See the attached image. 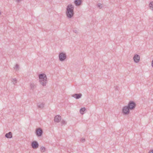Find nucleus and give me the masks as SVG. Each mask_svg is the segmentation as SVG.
I'll use <instances>...</instances> for the list:
<instances>
[{"instance_id":"obj_1","label":"nucleus","mask_w":153,"mask_h":153,"mask_svg":"<svg viewBox=\"0 0 153 153\" xmlns=\"http://www.w3.org/2000/svg\"><path fill=\"white\" fill-rule=\"evenodd\" d=\"M74 6L72 4H69L66 9V15L68 18H71L74 14Z\"/></svg>"},{"instance_id":"obj_2","label":"nucleus","mask_w":153,"mask_h":153,"mask_svg":"<svg viewBox=\"0 0 153 153\" xmlns=\"http://www.w3.org/2000/svg\"><path fill=\"white\" fill-rule=\"evenodd\" d=\"M39 77L40 84L42 86H45L47 82L46 74L43 73L40 74L39 75Z\"/></svg>"},{"instance_id":"obj_3","label":"nucleus","mask_w":153,"mask_h":153,"mask_svg":"<svg viewBox=\"0 0 153 153\" xmlns=\"http://www.w3.org/2000/svg\"><path fill=\"white\" fill-rule=\"evenodd\" d=\"M127 106L128 107L129 109L131 110H132L135 108L136 106V104L134 101L131 100L129 101Z\"/></svg>"},{"instance_id":"obj_4","label":"nucleus","mask_w":153,"mask_h":153,"mask_svg":"<svg viewBox=\"0 0 153 153\" xmlns=\"http://www.w3.org/2000/svg\"><path fill=\"white\" fill-rule=\"evenodd\" d=\"M130 110L128 107L127 105L124 106L122 109V112L124 115H126L130 113Z\"/></svg>"},{"instance_id":"obj_5","label":"nucleus","mask_w":153,"mask_h":153,"mask_svg":"<svg viewBox=\"0 0 153 153\" xmlns=\"http://www.w3.org/2000/svg\"><path fill=\"white\" fill-rule=\"evenodd\" d=\"M59 59L61 61H63L66 58V55L65 53L61 52L59 53Z\"/></svg>"},{"instance_id":"obj_6","label":"nucleus","mask_w":153,"mask_h":153,"mask_svg":"<svg viewBox=\"0 0 153 153\" xmlns=\"http://www.w3.org/2000/svg\"><path fill=\"white\" fill-rule=\"evenodd\" d=\"M43 133V131L40 128H37L36 130V134L38 137H41Z\"/></svg>"},{"instance_id":"obj_7","label":"nucleus","mask_w":153,"mask_h":153,"mask_svg":"<svg viewBox=\"0 0 153 153\" xmlns=\"http://www.w3.org/2000/svg\"><path fill=\"white\" fill-rule=\"evenodd\" d=\"M31 145L32 148L34 149L37 148L39 146L38 142L36 141H34L32 142Z\"/></svg>"},{"instance_id":"obj_8","label":"nucleus","mask_w":153,"mask_h":153,"mask_svg":"<svg viewBox=\"0 0 153 153\" xmlns=\"http://www.w3.org/2000/svg\"><path fill=\"white\" fill-rule=\"evenodd\" d=\"M134 61L136 63L138 62L140 60V57L137 54L134 55L133 57Z\"/></svg>"},{"instance_id":"obj_9","label":"nucleus","mask_w":153,"mask_h":153,"mask_svg":"<svg viewBox=\"0 0 153 153\" xmlns=\"http://www.w3.org/2000/svg\"><path fill=\"white\" fill-rule=\"evenodd\" d=\"M82 96L81 94H73L72 97H74L76 99H79L81 98Z\"/></svg>"},{"instance_id":"obj_10","label":"nucleus","mask_w":153,"mask_h":153,"mask_svg":"<svg viewBox=\"0 0 153 153\" xmlns=\"http://www.w3.org/2000/svg\"><path fill=\"white\" fill-rule=\"evenodd\" d=\"M61 117L60 115H56L54 117V121L55 122L59 123L61 120Z\"/></svg>"},{"instance_id":"obj_11","label":"nucleus","mask_w":153,"mask_h":153,"mask_svg":"<svg viewBox=\"0 0 153 153\" xmlns=\"http://www.w3.org/2000/svg\"><path fill=\"white\" fill-rule=\"evenodd\" d=\"M82 3V0H75L74 1V3L77 6H79Z\"/></svg>"},{"instance_id":"obj_12","label":"nucleus","mask_w":153,"mask_h":153,"mask_svg":"<svg viewBox=\"0 0 153 153\" xmlns=\"http://www.w3.org/2000/svg\"><path fill=\"white\" fill-rule=\"evenodd\" d=\"M6 137L7 138H11L12 137V133L10 131L8 133H6L5 135Z\"/></svg>"},{"instance_id":"obj_13","label":"nucleus","mask_w":153,"mask_h":153,"mask_svg":"<svg viewBox=\"0 0 153 153\" xmlns=\"http://www.w3.org/2000/svg\"><path fill=\"white\" fill-rule=\"evenodd\" d=\"M37 106L38 108H42L44 107V104L43 102H39L37 103Z\"/></svg>"},{"instance_id":"obj_14","label":"nucleus","mask_w":153,"mask_h":153,"mask_svg":"<svg viewBox=\"0 0 153 153\" xmlns=\"http://www.w3.org/2000/svg\"><path fill=\"white\" fill-rule=\"evenodd\" d=\"M86 110V109L85 107L81 108L79 111L80 113L82 114H84V112Z\"/></svg>"},{"instance_id":"obj_15","label":"nucleus","mask_w":153,"mask_h":153,"mask_svg":"<svg viewBox=\"0 0 153 153\" xmlns=\"http://www.w3.org/2000/svg\"><path fill=\"white\" fill-rule=\"evenodd\" d=\"M149 7L150 9L153 10V1H151L149 4Z\"/></svg>"},{"instance_id":"obj_16","label":"nucleus","mask_w":153,"mask_h":153,"mask_svg":"<svg viewBox=\"0 0 153 153\" xmlns=\"http://www.w3.org/2000/svg\"><path fill=\"white\" fill-rule=\"evenodd\" d=\"M13 84L15 85L17 82V79L16 78H13L11 80Z\"/></svg>"},{"instance_id":"obj_17","label":"nucleus","mask_w":153,"mask_h":153,"mask_svg":"<svg viewBox=\"0 0 153 153\" xmlns=\"http://www.w3.org/2000/svg\"><path fill=\"white\" fill-rule=\"evenodd\" d=\"M41 151L42 152H44L46 151V148L44 146H42L41 148Z\"/></svg>"},{"instance_id":"obj_18","label":"nucleus","mask_w":153,"mask_h":153,"mask_svg":"<svg viewBox=\"0 0 153 153\" xmlns=\"http://www.w3.org/2000/svg\"><path fill=\"white\" fill-rule=\"evenodd\" d=\"M97 7L99 8L100 9L102 7V5L101 3H98L97 4Z\"/></svg>"},{"instance_id":"obj_19","label":"nucleus","mask_w":153,"mask_h":153,"mask_svg":"<svg viewBox=\"0 0 153 153\" xmlns=\"http://www.w3.org/2000/svg\"><path fill=\"white\" fill-rule=\"evenodd\" d=\"M35 85L31 83L30 85V89L33 90L34 88Z\"/></svg>"},{"instance_id":"obj_20","label":"nucleus","mask_w":153,"mask_h":153,"mask_svg":"<svg viewBox=\"0 0 153 153\" xmlns=\"http://www.w3.org/2000/svg\"><path fill=\"white\" fill-rule=\"evenodd\" d=\"M61 123L62 125V126L63 125H65L66 124V122L64 120H62L61 121Z\"/></svg>"},{"instance_id":"obj_21","label":"nucleus","mask_w":153,"mask_h":153,"mask_svg":"<svg viewBox=\"0 0 153 153\" xmlns=\"http://www.w3.org/2000/svg\"><path fill=\"white\" fill-rule=\"evenodd\" d=\"M85 141V138H82L80 140V141L82 143H83Z\"/></svg>"},{"instance_id":"obj_22","label":"nucleus","mask_w":153,"mask_h":153,"mask_svg":"<svg viewBox=\"0 0 153 153\" xmlns=\"http://www.w3.org/2000/svg\"><path fill=\"white\" fill-rule=\"evenodd\" d=\"M149 153H153V149L150 150L149 151Z\"/></svg>"},{"instance_id":"obj_23","label":"nucleus","mask_w":153,"mask_h":153,"mask_svg":"<svg viewBox=\"0 0 153 153\" xmlns=\"http://www.w3.org/2000/svg\"><path fill=\"white\" fill-rule=\"evenodd\" d=\"M19 68H14V69L16 70V71L18 70H19Z\"/></svg>"},{"instance_id":"obj_24","label":"nucleus","mask_w":153,"mask_h":153,"mask_svg":"<svg viewBox=\"0 0 153 153\" xmlns=\"http://www.w3.org/2000/svg\"><path fill=\"white\" fill-rule=\"evenodd\" d=\"M118 87L117 86H116L115 87V90H118Z\"/></svg>"},{"instance_id":"obj_25","label":"nucleus","mask_w":153,"mask_h":153,"mask_svg":"<svg viewBox=\"0 0 153 153\" xmlns=\"http://www.w3.org/2000/svg\"><path fill=\"white\" fill-rule=\"evenodd\" d=\"M19 65L18 64H16L15 66V67H19Z\"/></svg>"},{"instance_id":"obj_26","label":"nucleus","mask_w":153,"mask_h":153,"mask_svg":"<svg viewBox=\"0 0 153 153\" xmlns=\"http://www.w3.org/2000/svg\"><path fill=\"white\" fill-rule=\"evenodd\" d=\"M73 31L74 33H77V30H73Z\"/></svg>"},{"instance_id":"obj_27","label":"nucleus","mask_w":153,"mask_h":153,"mask_svg":"<svg viewBox=\"0 0 153 153\" xmlns=\"http://www.w3.org/2000/svg\"><path fill=\"white\" fill-rule=\"evenodd\" d=\"M17 3H19L21 0H16Z\"/></svg>"},{"instance_id":"obj_28","label":"nucleus","mask_w":153,"mask_h":153,"mask_svg":"<svg viewBox=\"0 0 153 153\" xmlns=\"http://www.w3.org/2000/svg\"><path fill=\"white\" fill-rule=\"evenodd\" d=\"M152 67H153V60L152 61Z\"/></svg>"},{"instance_id":"obj_29","label":"nucleus","mask_w":153,"mask_h":153,"mask_svg":"<svg viewBox=\"0 0 153 153\" xmlns=\"http://www.w3.org/2000/svg\"><path fill=\"white\" fill-rule=\"evenodd\" d=\"M1 14V12L0 11V15Z\"/></svg>"}]
</instances>
